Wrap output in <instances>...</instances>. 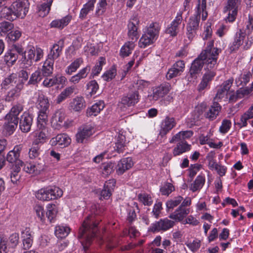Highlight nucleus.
Wrapping results in <instances>:
<instances>
[{
	"mask_svg": "<svg viewBox=\"0 0 253 253\" xmlns=\"http://www.w3.org/2000/svg\"><path fill=\"white\" fill-rule=\"evenodd\" d=\"M98 223L94 221V216L89 215L84 220L79 230L78 238L84 249L87 250L97 231Z\"/></svg>",
	"mask_w": 253,
	"mask_h": 253,
	"instance_id": "f257e3e1",
	"label": "nucleus"
},
{
	"mask_svg": "<svg viewBox=\"0 0 253 253\" xmlns=\"http://www.w3.org/2000/svg\"><path fill=\"white\" fill-rule=\"evenodd\" d=\"M30 3L28 0H18L9 7H4L1 11V16L9 21H13L18 17L24 18L28 12Z\"/></svg>",
	"mask_w": 253,
	"mask_h": 253,
	"instance_id": "f03ea898",
	"label": "nucleus"
},
{
	"mask_svg": "<svg viewBox=\"0 0 253 253\" xmlns=\"http://www.w3.org/2000/svg\"><path fill=\"white\" fill-rule=\"evenodd\" d=\"M207 0H198L197 6V14L190 17L187 26V35L188 38L191 40L196 34L199 28L201 14H202V19L205 20L208 16L206 11Z\"/></svg>",
	"mask_w": 253,
	"mask_h": 253,
	"instance_id": "7ed1b4c3",
	"label": "nucleus"
},
{
	"mask_svg": "<svg viewBox=\"0 0 253 253\" xmlns=\"http://www.w3.org/2000/svg\"><path fill=\"white\" fill-rule=\"evenodd\" d=\"M159 30L160 28L158 23L151 24L147 29V32L140 38L139 46L141 48H145L146 46L153 43L158 38Z\"/></svg>",
	"mask_w": 253,
	"mask_h": 253,
	"instance_id": "20e7f679",
	"label": "nucleus"
},
{
	"mask_svg": "<svg viewBox=\"0 0 253 253\" xmlns=\"http://www.w3.org/2000/svg\"><path fill=\"white\" fill-rule=\"evenodd\" d=\"M62 191L58 187H46L42 188L36 193V198L41 201H50L60 197Z\"/></svg>",
	"mask_w": 253,
	"mask_h": 253,
	"instance_id": "39448f33",
	"label": "nucleus"
},
{
	"mask_svg": "<svg viewBox=\"0 0 253 253\" xmlns=\"http://www.w3.org/2000/svg\"><path fill=\"white\" fill-rule=\"evenodd\" d=\"M206 59L204 54L201 53L198 58L193 61L189 72L190 75L188 78L189 81L191 82L193 79L197 78V75L200 73L204 64V61Z\"/></svg>",
	"mask_w": 253,
	"mask_h": 253,
	"instance_id": "423d86ee",
	"label": "nucleus"
},
{
	"mask_svg": "<svg viewBox=\"0 0 253 253\" xmlns=\"http://www.w3.org/2000/svg\"><path fill=\"white\" fill-rule=\"evenodd\" d=\"M65 112L62 110L55 112L51 120V125L54 129L60 130L63 127L67 128L68 125L66 121Z\"/></svg>",
	"mask_w": 253,
	"mask_h": 253,
	"instance_id": "0eeeda50",
	"label": "nucleus"
},
{
	"mask_svg": "<svg viewBox=\"0 0 253 253\" xmlns=\"http://www.w3.org/2000/svg\"><path fill=\"white\" fill-rule=\"evenodd\" d=\"M174 225V222L173 221L168 218L161 219L159 221H156L152 224L148 231L153 233L161 231H165L172 227Z\"/></svg>",
	"mask_w": 253,
	"mask_h": 253,
	"instance_id": "6e6552de",
	"label": "nucleus"
},
{
	"mask_svg": "<svg viewBox=\"0 0 253 253\" xmlns=\"http://www.w3.org/2000/svg\"><path fill=\"white\" fill-rule=\"evenodd\" d=\"M20 149L18 147H15L13 150L10 151L6 156V161L9 163L10 168L15 166L21 167L23 165V162L19 158L20 156Z\"/></svg>",
	"mask_w": 253,
	"mask_h": 253,
	"instance_id": "1a4fd4ad",
	"label": "nucleus"
},
{
	"mask_svg": "<svg viewBox=\"0 0 253 253\" xmlns=\"http://www.w3.org/2000/svg\"><path fill=\"white\" fill-rule=\"evenodd\" d=\"M46 168L44 161L39 158L33 163H29L27 166H25L24 169L27 172L35 173L38 174L44 170Z\"/></svg>",
	"mask_w": 253,
	"mask_h": 253,
	"instance_id": "9d476101",
	"label": "nucleus"
},
{
	"mask_svg": "<svg viewBox=\"0 0 253 253\" xmlns=\"http://www.w3.org/2000/svg\"><path fill=\"white\" fill-rule=\"evenodd\" d=\"M35 56V49L33 45L28 46L22 56L21 61L26 68L30 67L33 63Z\"/></svg>",
	"mask_w": 253,
	"mask_h": 253,
	"instance_id": "9b49d317",
	"label": "nucleus"
},
{
	"mask_svg": "<svg viewBox=\"0 0 253 253\" xmlns=\"http://www.w3.org/2000/svg\"><path fill=\"white\" fill-rule=\"evenodd\" d=\"M33 120L32 115L29 113L24 112L21 116L19 121V127L23 132H28L30 131Z\"/></svg>",
	"mask_w": 253,
	"mask_h": 253,
	"instance_id": "f8f14e48",
	"label": "nucleus"
},
{
	"mask_svg": "<svg viewBox=\"0 0 253 253\" xmlns=\"http://www.w3.org/2000/svg\"><path fill=\"white\" fill-rule=\"evenodd\" d=\"M176 125L175 119L173 117L167 116L161 125L159 135L162 137L166 135Z\"/></svg>",
	"mask_w": 253,
	"mask_h": 253,
	"instance_id": "ddd939ff",
	"label": "nucleus"
},
{
	"mask_svg": "<svg viewBox=\"0 0 253 253\" xmlns=\"http://www.w3.org/2000/svg\"><path fill=\"white\" fill-rule=\"evenodd\" d=\"M182 12L179 11L175 19L171 22L170 25L166 30V33L172 37H175L177 34L178 26L181 24L182 20Z\"/></svg>",
	"mask_w": 253,
	"mask_h": 253,
	"instance_id": "4468645a",
	"label": "nucleus"
},
{
	"mask_svg": "<svg viewBox=\"0 0 253 253\" xmlns=\"http://www.w3.org/2000/svg\"><path fill=\"white\" fill-rule=\"evenodd\" d=\"M70 138L65 133L59 134L54 137H53L50 141L52 146L59 145L62 147H65L70 145L71 143Z\"/></svg>",
	"mask_w": 253,
	"mask_h": 253,
	"instance_id": "2eb2a0df",
	"label": "nucleus"
},
{
	"mask_svg": "<svg viewBox=\"0 0 253 253\" xmlns=\"http://www.w3.org/2000/svg\"><path fill=\"white\" fill-rule=\"evenodd\" d=\"M116 184L114 179H110L104 183L103 189L100 192V199H108L112 195Z\"/></svg>",
	"mask_w": 253,
	"mask_h": 253,
	"instance_id": "dca6fc26",
	"label": "nucleus"
},
{
	"mask_svg": "<svg viewBox=\"0 0 253 253\" xmlns=\"http://www.w3.org/2000/svg\"><path fill=\"white\" fill-rule=\"evenodd\" d=\"M233 80L229 79L224 82L219 88L216 93V96L214 98V102H217L223 98L228 91L230 89L232 84Z\"/></svg>",
	"mask_w": 253,
	"mask_h": 253,
	"instance_id": "f3484780",
	"label": "nucleus"
},
{
	"mask_svg": "<svg viewBox=\"0 0 253 253\" xmlns=\"http://www.w3.org/2000/svg\"><path fill=\"white\" fill-rule=\"evenodd\" d=\"M133 165L132 159L130 157L121 160L117 165V172L118 174H123L126 170L131 168Z\"/></svg>",
	"mask_w": 253,
	"mask_h": 253,
	"instance_id": "a211bd4d",
	"label": "nucleus"
},
{
	"mask_svg": "<svg viewBox=\"0 0 253 253\" xmlns=\"http://www.w3.org/2000/svg\"><path fill=\"white\" fill-rule=\"evenodd\" d=\"M139 94L138 91H134L132 93L124 96L121 99V103L127 106H134L139 100Z\"/></svg>",
	"mask_w": 253,
	"mask_h": 253,
	"instance_id": "6ab92c4d",
	"label": "nucleus"
},
{
	"mask_svg": "<svg viewBox=\"0 0 253 253\" xmlns=\"http://www.w3.org/2000/svg\"><path fill=\"white\" fill-rule=\"evenodd\" d=\"M85 107V102L82 97H76L69 104L70 109L75 112L81 111Z\"/></svg>",
	"mask_w": 253,
	"mask_h": 253,
	"instance_id": "aec40b11",
	"label": "nucleus"
},
{
	"mask_svg": "<svg viewBox=\"0 0 253 253\" xmlns=\"http://www.w3.org/2000/svg\"><path fill=\"white\" fill-rule=\"evenodd\" d=\"M221 108L220 105L218 102H213V105L205 113V117L210 121L214 120L218 115Z\"/></svg>",
	"mask_w": 253,
	"mask_h": 253,
	"instance_id": "412c9836",
	"label": "nucleus"
},
{
	"mask_svg": "<svg viewBox=\"0 0 253 253\" xmlns=\"http://www.w3.org/2000/svg\"><path fill=\"white\" fill-rule=\"evenodd\" d=\"M190 211L188 209L182 208L179 210V207L173 212L169 215V217L171 219H174L176 221H181L185 218Z\"/></svg>",
	"mask_w": 253,
	"mask_h": 253,
	"instance_id": "4be33fe9",
	"label": "nucleus"
},
{
	"mask_svg": "<svg viewBox=\"0 0 253 253\" xmlns=\"http://www.w3.org/2000/svg\"><path fill=\"white\" fill-rule=\"evenodd\" d=\"M191 149V145L188 144L186 141H181L178 142L173 150V155L174 156L179 155L186 151H189Z\"/></svg>",
	"mask_w": 253,
	"mask_h": 253,
	"instance_id": "5701e85b",
	"label": "nucleus"
},
{
	"mask_svg": "<svg viewBox=\"0 0 253 253\" xmlns=\"http://www.w3.org/2000/svg\"><path fill=\"white\" fill-rule=\"evenodd\" d=\"M133 21H130L128 24V35L130 38L133 40L134 38L137 39V27L136 25L139 23V20L136 17H134L132 19Z\"/></svg>",
	"mask_w": 253,
	"mask_h": 253,
	"instance_id": "b1692460",
	"label": "nucleus"
},
{
	"mask_svg": "<svg viewBox=\"0 0 253 253\" xmlns=\"http://www.w3.org/2000/svg\"><path fill=\"white\" fill-rule=\"evenodd\" d=\"M64 40L61 39L57 43L54 44L51 49L50 54L48 55V56H51L53 59L57 58L60 56L64 47Z\"/></svg>",
	"mask_w": 253,
	"mask_h": 253,
	"instance_id": "393cba45",
	"label": "nucleus"
},
{
	"mask_svg": "<svg viewBox=\"0 0 253 253\" xmlns=\"http://www.w3.org/2000/svg\"><path fill=\"white\" fill-rule=\"evenodd\" d=\"M92 130L90 127H84L76 134L77 141L78 143H83L85 139H87L92 134Z\"/></svg>",
	"mask_w": 253,
	"mask_h": 253,
	"instance_id": "a878e982",
	"label": "nucleus"
},
{
	"mask_svg": "<svg viewBox=\"0 0 253 253\" xmlns=\"http://www.w3.org/2000/svg\"><path fill=\"white\" fill-rule=\"evenodd\" d=\"M22 238H23V248L25 250L29 249L33 244V239L29 229L26 228L24 231L22 232Z\"/></svg>",
	"mask_w": 253,
	"mask_h": 253,
	"instance_id": "bb28decb",
	"label": "nucleus"
},
{
	"mask_svg": "<svg viewBox=\"0 0 253 253\" xmlns=\"http://www.w3.org/2000/svg\"><path fill=\"white\" fill-rule=\"evenodd\" d=\"M52 2V0H47V3H43L38 6V13L41 17L45 16L50 10V6Z\"/></svg>",
	"mask_w": 253,
	"mask_h": 253,
	"instance_id": "cd10ccee",
	"label": "nucleus"
},
{
	"mask_svg": "<svg viewBox=\"0 0 253 253\" xmlns=\"http://www.w3.org/2000/svg\"><path fill=\"white\" fill-rule=\"evenodd\" d=\"M71 20V16H66L60 20H55L53 21L51 24V27L62 29L67 26Z\"/></svg>",
	"mask_w": 253,
	"mask_h": 253,
	"instance_id": "c85d7f7f",
	"label": "nucleus"
},
{
	"mask_svg": "<svg viewBox=\"0 0 253 253\" xmlns=\"http://www.w3.org/2000/svg\"><path fill=\"white\" fill-rule=\"evenodd\" d=\"M75 87L73 86L66 87L61 93L58 96L56 102L60 104L63 100L69 97L73 93Z\"/></svg>",
	"mask_w": 253,
	"mask_h": 253,
	"instance_id": "c756f323",
	"label": "nucleus"
},
{
	"mask_svg": "<svg viewBox=\"0 0 253 253\" xmlns=\"http://www.w3.org/2000/svg\"><path fill=\"white\" fill-rule=\"evenodd\" d=\"M96 0H88L83 8L81 9L79 17L82 19H84L90 10H92L94 4Z\"/></svg>",
	"mask_w": 253,
	"mask_h": 253,
	"instance_id": "7c9ffc66",
	"label": "nucleus"
},
{
	"mask_svg": "<svg viewBox=\"0 0 253 253\" xmlns=\"http://www.w3.org/2000/svg\"><path fill=\"white\" fill-rule=\"evenodd\" d=\"M42 79V73L40 70H37L30 76L29 80L26 85H37Z\"/></svg>",
	"mask_w": 253,
	"mask_h": 253,
	"instance_id": "2f4dec72",
	"label": "nucleus"
},
{
	"mask_svg": "<svg viewBox=\"0 0 253 253\" xmlns=\"http://www.w3.org/2000/svg\"><path fill=\"white\" fill-rule=\"evenodd\" d=\"M18 55L12 48L8 50L4 56V61L7 64L13 65L18 59Z\"/></svg>",
	"mask_w": 253,
	"mask_h": 253,
	"instance_id": "473e14b6",
	"label": "nucleus"
},
{
	"mask_svg": "<svg viewBox=\"0 0 253 253\" xmlns=\"http://www.w3.org/2000/svg\"><path fill=\"white\" fill-rule=\"evenodd\" d=\"M205 182V178L204 176L199 175L196 178L194 183L191 184L190 189L195 192L202 188Z\"/></svg>",
	"mask_w": 253,
	"mask_h": 253,
	"instance_id": "72a5a7b5",
	"label": "nucleus"
},
{
	"mask_svg": "<svg viewBox=\"0 0 253 253\" xmlns=\"http://www.w3.org/2000/svg\"><path fill=\"white\" fill-rule=\"evenodd\" d=\"M57 211L56 209V206L54 204H48L47 206V211L46 212L45 217L51 222L55 217Z\"/></svg>",
	"mask_w": 253,
	"mask_h": 253,
	"instance_id": "f704fd0d",
	"label": "nucleus"
},
{
	"mask_svg": "<svg viewBox=\"0 0 253 253\" xmlns=\"http://www.w3.org/2000/svg\"><path fill=\"white\" fill-rule=\"evenodd\" d=\"M134 44L133 42H128L121 48L120 54L123 57L128 56L133 49Z\"/></svg>",
	"mask_w": 253,
	"mask_h": 253,
	"instance_id": "c9c22d12",
	"label": "nucleus"
},
{
	"mask_svg": "<svg viewBox=\"0 0 253 253\" xmlns=\"http://www.w3.org/2000/svg\"><path fill=\"white\" fill-rule=\"evenodd\" d=\"M245 35L240 30V33L236 34L235 41L233 42L232 45L230 47L231 50L233 51L238 49L239 46L242 44Z\"/></svg>",
	"mask_w": 253,
	"mask_h": 253,
	"instance_id": "e433bc0d",
	"label": "nucleus"
},
{
	"mask_svg": "<svg viewBox=\"0 0 253 253\" xmlns=\"http://www.w3.org/2000/svg\"><path fill=\"white\" fill-rule=\"evenodd\" d=\"M126 137L125 135L119 134L116 143V150L119 153H123L125 147Z\"/></svg>",
	"mask_w": 253,
	"mask_h": 253,
	"instance_id": "4c0bfd02",
	"label": "nucleus"
},
{
	"mask_svg": "<svg viewBox=\"0 0 253 253\" xmlns=\"http://www.w3.org/2000/svg\"><path fill=\"white\" fill-rule=\"evenodd\" d=\"M104 108V105L101 103H96L92 106L89 110H87L86 114L88 116H95Z\"/></svg>",
	"mask_w": 253,
	"mask_h": 253,
	"instance_id": "58836bf2",
	"label": "nucleus"
},
{
	"mask_svg": "<svg viewBox=\"0 0 253 253\" xmlns=\"http://www.w3.org/2000/svg\"><path fill=\"white\" fill-rule=\"evenodd\" d=\"M39 105V109L40 111H48L49 103L47 98L44 95L40 96Z\"/></svg>",
	"mask_w": 253,
	"mask_h": 253,
	"instance_id": "ea45409f",
	"label": "nucleus"
},
{
	"mask_svg": "<svg viewBox=\"0 0 253 253\" xmlns=\"http://www.w3.org/2000/svg\"><path fill=\"white\" fill-rule=\"evenodd\" d=\"M82 62V60L80 58L76 59L67 67L66 70V73L70 75H72L73 72L76 71Z\"/></svg>",
	"mask_w": 253,
	"mask_h": 253,
	"instance_id": "a19ab883",
	"label": "nucleus"
},
{
	"mask_svg": "<svg viewBox=\"0 0 253 253\" xmlns=\"http://www.w3.org/2000/svg\"><path fill=\"white\" fill-rule=\"evenodd\" d=\"M70 231V229L68 227L58 226L56 227L55 234L58 238H64L67 236Z\"/></svg>",
	"mask_w": 253,
	"mask_h": 253,
	"instance_id": "79ce46f5",
	"label": "nucleus"
},
{
	"mask_svg": "<svg viewBox=\"0 0 253 253\" xmlns=\"http://www.w3.org/2000/svg\"><path fill=\"white\" fill-rule=\"evenodd\" d=\"M183 200L181 196L175 197L173 199L169 200L166 203L167 210L169 211L170 209L172 210L174 207L177 206Z\"/></svg>",
	"mask_w": 253,
	"mask_h": 253,
	"instance_id": "37998d69",
	"label": "nucleus"
},
{
	"mask_svg": "<svg viewBox=\"0 0 253 253\" xmlns=\"http://www.w3.org/2000/svg\"><path fill=\"white\" fill-rule=\"evenodd\" d=\"M13 24L8 21H3L0 23V34L2 36L11 30L13 28Z\"/></svg>",
	"mask_w": 253,
	"mask_h": 253,
	"instance_id": "c03bdc74",
	"label": "nucleus"
},
{
	"mask_svg": "<svg viewBox=\"0 0 253 253\" xmlns=\"http://www.w3.org/2000/svg\"><path fill=\"white\" fill-rule=\"evenodd\" d=\"M86 86L87 90L90 95L95 94L99 88V85L95 80L90 81Z\"/></svg>",
	"mask_w": 253,
	"mask_h": 253,
	"instance_id": "a18cd8bd",
	"label": "nucleus"
},
{
	"mask_svg": "<svg viewBox=\"0 0 253 253\" xmlns=\"http://www.w3.org/2000/svg\"><path fill=\"white\" fill-rule=\"evenodd\" d=\"M8 123H4L2 126V133L5 136L11 135L17 127L14 126V124L13 125H10Z\"/></svg>",
	"mask_w": 253,
	"mask_h": 253,
	"instance_id": "49530a36",
	"label": "nucleus"
},
{
	"mask_svg": "<svg viewBox=\"0 0 253 253\" xmlns=\"http://www.w3.org/2000/svg\"><path fill=\"white\" fill-rule=\"evenodd\" d=\"M48 111H39L38 117V126L41 125V127L44 126L47 121V114Z\"/></svg>",
	"mask_w": 253,
	"mask_h": 253,
	"instance_id": "de8ad7c7",
	"label": "nucleus"
},
{
	"mask_svg": "<svg viewBox=\"0 0 253 253\" xmlns=\"http://www.w3.org/2000/svg\"><path fill=\"white\" fill-rule=\"evenodd\" d=\"M10 169H11V181L12 183H16L20 178L18 173L20 171L21 167H19V166H15L13 168Z\"/></svg>",
	"mask_w": 253,
	"mask_h": 253,
	"instance_id": "09e8293b",
	"label": "nucleus"
},
{
	"mask_svg": "<svg viewBox=\"0 0 253 253\" xmlns=\"http://www.w3.org/2000/svg\"><path fill=\"white\" fill-rule=\"evenodd\" d=\"M240 1V0H228L227 4L224 8L223 12L225 13L231 10H237L238 3Z\"/></svg>",
	"mask_w": 253,
	"mask_h": 253,
	"instance_id": "8fccbe9b",
	"label": "nucleus"
},
{
	"mask_svg": "<svg viewBox=\"0 0 253 253\" xmlns=\"http://www.w3.org/2000/svg\"><path fill=\"white\" fill-rule=\"evenodd\" d=\"M169 91V85H161L157 88L156 91L155 92V94L158 95L159 96H163L165 94H167Z\"/></svg>",
	"mask_w": 253,
	"mask_h": 253,
	"instance_id": "3c124183",
	"label": "nucleus"
},
{
	"mask_svg": "<svg viewBox=\"0 0 253 253\" xmlns=\"http://www.w3.org/2000/svg\"><path fill=\"white\" fill-rule=\"evenodd\" d=\"M174 190V186L170 183H167L160 189L162 195H169L172 191Z\"/></svg>",
	"mask_w": 253,
	"mask_h": 253,
	"instance_id": "603ef678",
	"label": "nucleus"
},
{
	"mask_svg": "<svg viewBox=\"0 0 253 253\" xmlns=\"http://www.w3.org/2000/svg\"><path fill=\"white\" fill-rule=\"evenodd\" d=\"M23 106L21 104H18L11 109L10 111L8 114L15 118H18L19 113L23 110Z\"/></svg>",
	"mask_w": 253,
	"mask_h": 253,
	"instance_id": "864d4df0",
	"label": "nucleus"
},
{
	"mask_svg": "<svg viewBox=\"0 0 253 253\" xmlns=\"http://www.w3.org/2000/svg\"><path fill=\"white\" fill-rule=\"evenodd\" d=\"M17 75L14 73L11 74L4 79L2 83V85L3 86H6L12 83H15Z\"/></svg>",
	"mask_w": 253,
	"mask_h": 253,
	"instance_id": "5fc2aeb1",
	"label": "nucleus"
},
{
	"mask_svg": "<svg viewBox=\"0 0 253 253\" xmlns=\"http://www.w3.org/2000/svg\"><path fill=\"white\" fill-rule=\"evenodd\" d=\"M34 210L37 216L42 222H44L45 220V217L43 207L39 205H36L34 208Z\"/></svg>",
	"mask_w": 253,
	"mask_h": 253,
	"instance_id": "6e6d98bb",
	"label": "nucleus"
},
{
	"mask_svg": "<svg viewBox=\"0 0 253 253\" xmlns=\"http://www.w3.org/2000/svg\"><path fill=\"white\" fill-rule=\"evenodd\" d=\"M231 126V122L230 120H223L219 128L220 132L222 133H226L230 128Z\"/></svg>",
	"mask_w": 253,
	"mask_h": 253,
	"instance_id": "4d7b16f0",
	"label": "nucleus"
},
{
	"mask_svg": "<svg viewBox=\"0 0 253 253\" xmlns=\"http://www.w3.org/2000/svg\"><path fill=\"white\" fill-rule=\"evenodd\" d=\"M206 60V63L207 64L206 69L208 70V71H210L209 70L214 68V66L216 65L217 63V57L208 56V58Z\"/></svg>",
	"mask_w": 253,
	"mask_h": 253,
	"instance_id": "13d9d810",
	"label": "nucleus"
},
{
	"mask_svg": "<svg viewBox=\"0 0 253 253\" xmlns=\"http://www.w3.org/2000/svg\"><path fill=\"white\" fill-rule=\"evenodd\" d=\"M116 75V69L112 68L111 70L105 73L102 77L105 81L108 82L115 78Z\"/></svg>",
	"mask_w": 253,
	"mask_h": 253,
	"instance_id": "bf43d9fd",
	"label": "nucleus"
},
{
	"mask_svg": "<svg viewBox=\"0 0 253 253\" xmlns=\"http://www.w3.org/2000/svg\"><path fill=\"white\" fill-rule=\"evenodd\" d=\"M180 74V72L179 71L178 69L172 66V67L169 70L166 75V78L167 79L170 80Z\"/></svg>",
	"mask_w": 253,
	"mask_h": 253,
	"instance_id": "052dcab7",
	"label": "nucleus"
},
{
	"mask_svg": "<svg viewBox=\"0 0 253 253\" xmlns=\"http://www.w3.org/2000/svg\"><path fill=\"white\" fill-rule=\"evenodd\" d=\"M21 36L20 31L18 30L12 31L9 32L6 38H8L11 41H16Z\"/></svg>",
	"mask_w": 253,
	"mask_h": 253,
	"instance_id": "680f3d73",
	"label": "nucleus"
},
{
	"mask_svg": "<svg viewBox=\"0 0 253 253\" xmlns=\"http://www.w3.org/2000/svg\"><path fill=\"white\" fill-rule=\"evenodd\" d=\"M106 0H100L98 9L96 11V14L98 16L102 15L105 11L107 6Z\"/></svg>",
	"mask_w": 253,
	"mask_h": 253,
	"instance_id": "e2e57ef3",
	"label": "nucleus"
},
{
	"mask_svg": "<svg viewBox=\"0 0 253 253\" xmlns=\"http://www.w3.org/2000/svg\"><path fill=\"white\" fill-rule=\"evenodd\" d=\"M251 92L252 89H250L249 87H241L237 90V94L240 98H241L249 94Z\"/></svg>",
	"mask_w": 253,
	"mask_h": 253,
	"instance_id": "0e129e2a",
	"label": "nucleus"
},
{
	"mask_svg": "<svg viewBox=\"0 0 253 253\" xmlns=\"http://www.w3.org/2000/svg\"><path fill=\"white\" fill-rule=\"evenodd\" d=\"M39 148L38 145L33 146L29 151V157L30 159H34L37 157L39 155Z\"/></svg>",
	"mask_w": 253,
	"mask_h": 253,
	"instance_id": "69168bd1",
	"label": "nucleus"
},
{
	"mask_svg": "<svg viewBox=\"0 0 253 253\" xmlns=\"http://www.w3.org/2000/svg\"><path fill=\"white\" fill-rule=\"evenodd\" d=\"M90 70L89 66H86L82 69L76 75L80 78V80L84 79L86 77L88 73Z\"/></svg>",
	"mask_w": 253,
	"mask_h": 253,
	"instance_id": "338daca9",
	"label": "nucleus"
},
{
	"mask_svg": "<svg viewBox=\"0 0 253 253\" xmlns=\"http://www.w3.org/2000/svg\"><path fill=\"white\" fill-rule=\"evenodd\" d=\"M138 198L145 205L150 206L152 204L151 197L148 195L146 196L139 194L138 195Z\"/></svg>",
	"mask_w": 253,
	"mask_h": 253,
	"instance_id": "774afa93",
	"label": "nucleus"
}]
</instances>
